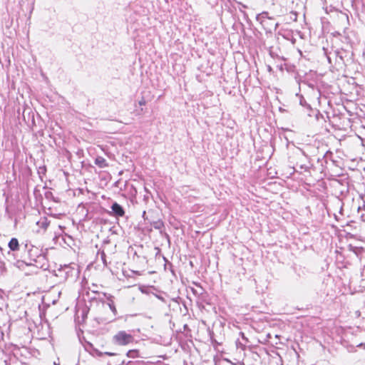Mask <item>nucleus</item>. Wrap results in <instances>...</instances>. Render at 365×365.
<instances>
[{"label":"nucleus","instance_id":"obj_23","mask_svg":"<svg viewBox=\"0 0 365 365\" xmlns=\"http://www.w3.org/2000/svg\"><path fill=\"white\" fill-rule=\"evenodd\" d=\"M86 215H85V219L88 218V209H86Z\"/></svg>","mask_w":365,"mask_h":365},{"label":"nucleus","instance_id":"obj_3","mask_svg":"<svg viewBox=\"0 0 365 365\" xmlns=\"http://www.w3.org/2000/svg\"><path fill=\"white\" fill-rule=\"evenodd\" d=\"M38 252L39 251L37 247H32V248L29 250V255L31 260L34 261L36 264H41V267L43 268L44 266V262L46 261V257L43 255L38 254Z\"/></svg>","mask_w":365,"mask_h":365},{"label":"nucleus","instance_id":"obj_1","mask_svg":"<svg viewBox=\"0 0 365 365\" xmlns=\"http://www.w3.org/2000/svg\"><path fill=\"white\" fill-rule=\"evenodd\" d=\"M289 159L290 163L299 167L301 170L306 171L309 168L308 156L299 148L292 152V155L289 157Z\"/></svg>","mask_w":365,"mask_h":365},{"label":"nucleus","instance_id":"obj_32","mask_svg":"<svg viewBox=\"0 0 365 365\" xmlns=\"http://www.w3.org/2000/svg\"><path fill=\"white\" fill-rule=\"evenodd\" d=\"M29 264V265H32V264H33V263H31V262H30Z\"/></svg>","mask_w":365,"mask_h":365},{"label":"nucleus","instance_id":"obj_10","mask_svg":"<svg viewBox=\"0 0 365 365\" xmlns=\"http://www.w3.org/2000/svg\"><path fill=\"white\" fill-rule=\"evenodd\" d=\"M150 224L155 230H161L164 227V222L160 220L153 221Z\"/></svg>","mask_w":365,"mask_h":365},{"label":"nucleus","instance_id":"obj_18","mask_svg":"<svg viewBox=\"0 0 365 365\" xmlns=\"http://www.w3.org/2000/svg\"><path fill=\"white\" fill-rule=\"evenodd\" d=\"M335 55L336 58H339L340 61H343V57L340 55V52L338 51H335Z\"/></svg>","mask_w":365,"mask_h":365},{"label":"nucleus","instance_id":"obj_21","mask_svg":"<svg viewBox=\"0 0 365 365\" xmlns=\"http://www.w3.org/2000/svg\"><path fill=\"white\" fill-rule=\"evenodd\" d=\"M38 170H39V171H40V170H41V172H44V171H46V167H45V166H43V167H40V168H38Z\"/></svg>","mask_w":365,"mask_h":365},{"label":"nucleus","instance_id":"obj_20","mask_svg":"<svg viewBox=\"0 0 365 365\" xmlns=\"http://www.w3.org/2000/svg\"><path fill=\"white\" fill-rule=\"evenodd\" d=\"M103 355L114 356L115 354L112 353V352H105V353H103Z\"/></svg>","mask_w":365,"mask_h":365},{"label":"nucleus","instance_id":"obj_5","mask_svg":"<svg viewBox=\"0 0 365 365\" xmlns=\"http://www.w3.org/2000/svg\"><path fill=\"white\" fill-rule=\"evenodd\" d=\"M256 19L259 21L262 25L264 26L267 23V19L271 20L272 18L269 17V14L267 11H263L261 14H259L256 16Z\"/></svg>","mask_w":365,"mask_h":365},{"label":"nucleus","instance_id":"obj_12","mask_svg":"<svg viewBox=\"0 0 365 365\" xmlns=\"http://www.w3.org/2000/svg\"><path fill=\"white\" fill-rule=\"evenodd\" d=\"M138 350H135V349H133V350H129L127 353V356L130 358H135V356H138Z\"/></svg>","mask_w":365,"mask_h":365},{"label":"nucleus","instance_id":"obj_19","mask_svg":"<svg viewBox=\"0 0 365 365\" xmlns=\"http://www.w3.org/2000/svg\"><path fill=\"white\" fill-rule=\"evenodd\" d=\"M142 216H143V219H144L145 220H148V217H147V216H146V212H145V211H143V215H142Z\"/></svg>","mask_w":365,"mask_h":365},{"label":"nucleus","instance_id":"obj_24","mask_svg":"<svg viewBox=\"0 0 365 365\" xmlns=\"http://www.w3.org/2000/svg\"><path fill=\"white\" fill-rule=\"evenodd\" d=\"M279 26V24L278 23H276L275 25H274V30L277 29V28Z\"/></svg>","mask_w":365,"mask_h":365},{"label":"nucleus","instance_id":"obj_28","mask_svg":"<svg viewBox=\"0 0 365 365\" xmlns=\"http://www.w3.org/2000/svg\"><path fill=\"white\" fill-rule=\"evenodd\" d=\"M3 293V291L0 289V298H1V294Z\"/></svg>","mask_w":365,"mask_h":365},{"label":"nucleus","instance_id":"obj_14","mask_svg":"<svg viewBox=\"0 0 365 365\" xmlns=\"http://www.w3.org/2000/svg\"><path fill=\"white\" fill-rule=\"evenodd\" d=\"M101 260H102L103 264L105 266H107L108 262L106 261V255L103 250L101 252Z\"/></svg>","mask_w":365,"mask_h":365},{"label":"nucleus","instance_id":"obj_17","mask_svg":"<svg viewBox=\"0 0 365 365\" xmlns=\"http://www.w3.org/2000/svg\"><path fill=\"white\" fill-rule=\"evenodd\" d=\"M138 104L140 106H145L146 104V101L144 97L141 98V99L138 101Z\"/></svg>","mask_w":365,"mask_h":365},{"label":"nucleus","instance_id":"obj_4","mask_svg":"<svg viewBox=\"0 0 365 365\" xmlns=\"http://www.w3.org/2000/svg\"><path fill=\"white\" fill-rule=\"evenodd\" d=\"M112 213L116 217H123L125 215L124 208L118 202H115L110 207Z\"/></svg>","mask_w":365,"mask_h":365},{"label":"nucleus","instance_id":"obj_16","mask_svg":"<svg viewBox=\"0 0 365 365\" xmlns=\"http://www.w3.org/2000/svg\"><path fill=\"white\" fill-rule=\"evenodd\" d=\"M96 354V356H102L103 355V353L100 351L99 350H98L97 349H95L93 351V354Z\"/></svg>","mask_w":365,"mask_h":365},{"label":"nucleus","instance_id":"obj_15","mask_svg":"<svg viewBox=\"0 0 365 365\" xmlns=\"http://www.w3.org/2000/svg\"><path fill=\"white\" fill-rule=\"evenodd\" d=\"M300 104L302 106H308L309 107V106L307 103L305 99L304 98L303 96H300Z\"/></svg>","mask_w":365,"mask_h":365},{"label":"nucleus","instance_id":"obj_30","mask_svg":"<svg viewBox=\"0 0 365 365\" xmlns=\"http://www.w3.org/2000/svg\"><path fill=\"white\" fill-rule=\"evenodd\" d=\"M145 190L147 192V193H150L149 191L147 190L146 187H145Z\"/></svg>","mask_w":365,"mask_h":365},{"label":"nucleus","instance_id":"obj_26","mask_svg":"<svg viewBox=\"0 0 365 365\" xmlns=\"http://www.w3.org/2000/svg\"><path fill=\"white\" fill-rule=\"evenodd\" d=\"M327 59H328V61H329V63H331V58H330V56H327Z\"/></svg>","mask_w":365,"mask_h":365},{"label":"nucleus","instance_id":"obj_27","mask_svg":"<svg viewBox=\"0 0 365 365\" xmlns=\"http://www.w3.org/2000/svg\"><path fill=\"white\" fill-rule=\"evenodd\" d=\"M148 197H148V195H145V196H144V200H148Z\"/></svg>","mask_w":365,"mask_h":365},{"label":"nucleus","instance_id":"obj_33","mask_svg":"<svg viewBox=\"0 0 365 365\" xmlns=\"http://www.w3.org/2000/svg\"><path fill=\"white\" fill-rule=\"evenodd\" d=\"M54 365H57V364L54 363ZM58 365H59V364H58Z\"/></svg>","mask_w":365,"mask_h":365},{"label":"nucleus","instance_id":"obj_31","mask_svg":"<svg viewBox=\"0 0 365 365\" xmlns=\"http://www.w3.org/2000/svg\"><path fill=\"white\" fill-rule=\"evenodd\" d=\"M83 209H86L84 205H83V207H82V210H83Z\"/></svg>","mask_w":365,"mask_h":365},{"label":"nucleus","instance_id":"obj_29","mask_svg":"<svg viewBox=\"0 0 365 365\" xmlns=\"http://www.w3.org/2000/svg\"><path fill=\"white\" fill-rule=\"evenodd\" d=\"M48 194H49V195H51V192L46 193V197H48Z\"/></svg>","mask_w":365,"mask_h":365},{"label":"nucleus","instance_id":"obj_8","mask_svg":"<svg viewBox=\"0 0 365 365\" xmlns=\"http://www.w3.org/2000/svg\"><path fill=\"white\" fill-rule=\"evenodd\" d=\"M37 225L42 228L43 230H46L50 224V221L46 217H41V219L37 222Z\"/></svg>","mask_w":365,"mask_h":365},{"label":"nucleus","instance_id":"obj_11","mask_svg":"<svg viewBox=\"0 0 365 365\" xmlns=\"http://www.w3.org/2000/svg\"><path fill=\"white\" fill-rule=\"evenodd\" d=\"M113 297L111 295H110L108 297V299L110 300V303L108 304V306L110 307V309H111V311L115 314L116 312H117V310H116V308L113 304V300L111 299Z\"/></svg>","mask_w":365,"mask_h":365},{"label":"nucleus","instance_id":"obj_22","mask_svg":"<svg viewBox=\"0 0 365 365\" xmlns=\"http://www.w3.org/2000/svg\"><path fill=\"white\" fill-rule=\"evenodd\" d=\"M211 341H212V344H218V343L217 342V341H216L215 339H213V337H212V336H211Z\"/></svg>","mask_w":365,"mask_h":365},{"label":"nucleus","instance_id":"obj_25","mask_svg":"<svg viewBox=\"0 0 365 365\" xmlns=\"http://www.w3.org/2000/svg\"><path fill=\"white\" fill-rule=\"evenodd\" d=\"M240 334H242L243 339H245L246 341H247V339L244 336V333L240 332Z\"/></svg>","mask_w":365,"mask_h":365},{"label":"nucleus","instance_id":"obj_2","mask_svg":"<svg viewBox=\"0 0 365 365\" xmlns=\"http://www.w3.org/2000/svg\"><path fill=\"white\" fill-rule=\"evenodd\" d=\"M134 341V337L125 332V331H120L116 334H115L113 337V342L115 344L120 346H125L130 343H133Z\"/></svg>","mask_w":365,"mask_h":365},{"label":"nucleus","instance_id":"obj_9","mask_svg":"<svg viewBox=\"0 0 365 365\" xmlns=\"http://www.w3.org/2000/svg\"><path fill=\"white\" fill-rule=\"evenodd\" d=\"M193 284L197 286V287H199V290L198 289H195L194 288H191V290H192V292L195 295V296H200V295H202L205 290L202 287V286L200 285V283H197V282H193Z\"/></svg>","mask_w":365,"mask_h":365},{"label":"nucleus","instance_id":"obj_6","mask_svg":"<svg viewBox=\"0 0 365 365\" xmlns=\"http://www.w3.org/2000/svg\"><path fill=\"white\" fill-rule=\"evenodd\" d=\"M8 246L11 251L14 252V251L19 250V240L15 237L11 238L8 244Z\"/></svg>","mask_w":365,"mask_h":365},{"label":"nucleus","instance_id":"obj_13","mask_svg":"<svg viewBox=\"0 0 365 365\" xmlns=\"http://www.w3.org/2000/svg\"><path fill=\"white\" fill-rule=\"evenodd\" d=\"M85 349L88 351H93L96 348L91 343L86 342V344L85 345Z\"/></svg>","mask_w":365,"mask_h":365},{"label":"nucleus","instance_id":"obj_7","mask_svg":"<svg viewBox=\"0 0 365 365\" xmlns=\"http://www.w3.org/2000/svg\"><path fill=\"white\" fill-rule=\"evenodd\" d=\"M95 164L101 168H104L108 166V163L106 162V160L101 156H98L95 159Z\"/></svg>","mask_w":365,"mask_h":365}]
</instances>
